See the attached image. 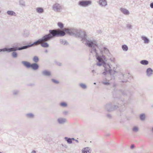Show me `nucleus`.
Wrapping results in <instances>:
<instances>
[{
	"mask_svg": "<svg viewBox=\"0 0 153 153\" xmlns=\"http://www.w3.org/2000/svg\"><path fill=\"white\" fill-rule=\"evenodd\" d=\"M113 97L114 99L112 102H109L106 104L104 106L105 109L107 111L110 112L117 110L120 107L119 109L120 112L119 115L120 116H125V111L128 102L120 97H114V95Z\"/></svg>",
	"mask_w": 153,
	"mask_h": 153,
	"instance_id": "1",
	"label": "nucleus"
},
{
	"mask_svg": "<svg viewBox=\"0 0 153 153\" xmlns=\"http://www.w3.org/2000/svg\"><path fill=\"white\" fill-rule=\"evenodd\" d=\"M65 33L70 36L74 35L76 37H78L81 39V41L85 45L89 48H91L93 46H97V43L96 40H88L87 39V35L86 32L81 30H78L74 28L67 29L64 30Z\"/></svg>",
	"mask_w": 153,
	"mask_h": 153,
	"instance_id": "2",
	"label": "nucleus"
},
{
	"mask_svg": "<svg viewBox=\"0 0 153 153\" xmlns=\"http://www.w3.org/2000/svg\"><path fill=\"white\" fill-rule=\"evenodd\" d=\"M107 68H105V71L102 73V74L104 75H105L108 74L111 75L115 73H118L119 79L120 82H130L132 79V77L128 71H126L125 72L123 73L116 71L115 68H113V70L110 69L107 70Z\"/></svg>",
	"mask_w": 153,
	"mask_h": 153,
	"instance_id": "3",
	"label": "nucleus"
},
{
	"mask_svg": "<svg viewBox=\"0 0 153 153\" xmlns=\"http://www.w3.org/2000/svg\"><path fill=\"white\" fill-rule=\"evenodd\" d=\"M49 32V33L44 35L41 38L42 42H48L56 37H62L66 34L65 32L59 29L50 30Z\"/></svg>",
	"mask_w": 153,
	"mask_h": 153,
	"instance_id": "4",
	"label": "nucleus"
},
{
	"mask_svg": "<svg viewBox=\"0 0 153 153\" xmlns=\"http://www.w3.org/2000/svg\"><path fill=\"white\" fill-rule=\"evenodd\" d=\"M96 48H99V46H93L91 48L90 52L92 53L93 52L96 54V57L97 60L98 62L97 63V65L98 66H100L102 65L103 67H106L107 61L106 58L105 56L102 55V56L99 55L97 52Z\"/></svg>",
	"mask_w": 153,
	"mask_h": 153,
	"instance_id": "5",
	"label": "nucleus"
},
{
	"mask_svg": "<svg viewBox=\"0 0 153 153\" xmlns=\"http://www.w3.org/2000/svg\"><path fill=\"white\" fill-rule=\"evenodd\" d=\"M27 49L26 45L21 46L20 47H17L14 45L11 48L5 47L0 49V52L3 51L9 53L12 51L16 52V51H20Z\"/></svg>",
	"mask_w": 153,
	"mask_h": 153,
	"instance_id": "6",
	"label": "nucleus"
},
{
	"mask_svg": "<svg viewBox=\"0 0 153 153\" xmlns=\"http://www.w3.org/2000/svg\"><path fill=\"white\" fill-rule=\"evenodd\" d=\"M92 1L89 0H82L80 1L78 3V4L82 7H87L91 4Z\"/></svg>",
	"mask_w": 153,
	"mask_h": 153,
	"instance_id": "7",
	"label": "nucleus"
},
{
	"mask_svg": "<svg viewBox=\"0 0 153 153\" xmlns=\"http://www.w3.org/2000/svg\"><path fill=\"white\" fill-rule=\"evenodd\" d=\"M52 9L56 12H60L62 10V8L59 4L56 3L53 5Z\"/></svg>",
	"mask_w": 153,
	"mask_h": 153,
	"instance_id": "8",
	"label": "nucleus"
},
{
	"mask_svg": "<svg viewBox=\"0 0 153 153\" xmlns=\"http://www.w3.org/2000/svg\"><path fill=\"white\" fill-rule=\"evenodd\" d=\"M42 42L41 39H38L37 41L34 42L33 43L29 44L26 45L27 49L32 46L37 45L39 44L40 42Z\"/></svg>",
	"mask_w": 153,
	"mask_h": 153,
	"instance_id": "9",
	"label": "nucleus"
},
{
	"mask_svg": "<svg viewBox=\"0 0 153 153\" xmlns=\"http://www.w3.org/2000/svg\"><path fill=\"white\" fill-rule=\"evenodd\" d=\"M119 91L120 92L123 96L128 95L131 96L132 95L131 92L128 90H119Z\"/></svg>",
	"mask_w": 153,
	"mask_h": 153,
	"instance_id": "10",
	"label": "nucleus"
},
{
	"mask_svg": "<svg viewBox=\"0 0 153 153\" xmlns=\"http://www.w3.org/2000/svg\"><path fill=\"white\" fill-rule=\"evenodd\" d=\"M57 121L59 124H63L66 122L67 119L65 118L60 117L57 119Z\"/></svg>",
	"mask_w": 153,
	"mask_h": 153,
	"instance_id": "11",
	"label": "nucleus"
},
{
	"mask_svg": "<svg viewBox=\"0 0 153 153\" xmlns=\"http://www.w3.org/2000/svg\"><path fill=\"white\" fill-rule=\"evenodd\" d=\"M99 4L101 7H105L107 5V2L106 0H99Z\"/></svg>",
	"mask_w": 153,
	"mask_h": 153,
	"instance_id": "12",
	"label": "nucleus"
},
{
	"mask_svg": "<svg viewBox=\"0 0 153 153\" xmlns=\"http://www.w3.org/2000/svg\"><path fill=\"white\" fill-rule=\"evenodd\" d=\"M153 71L150 68H149L146 71V75L148 76H150L153 74Z\"/></svg>",
	"mask_w": 153,
	"mask_h": 153,
	"instance_id": "13",
	"label": "nucleus"
},
{
	"mask_svg": "<svg viewBox=\"0 0 153 153\" xmlns=\"http://www.w3.org/2000/svg\"><path fill=\"white\" fill-rule=\"evenodd\" d=\"M120 11L125 15H128L129 14V12L128 10L125 8L121 7L120 9Z\"/></svg>",
	"mask_w": 153,
	"mask_h": 153,
	"instance_id": "14",
	"label": "nucleus"
},
{
	"mask_svg": "<svg viewBox=\"0 0 153 153\" xmlns=\"http://www.w3.org/2000/svg\"><path fill=\"white\" fill-rule=\"evenodd\" d=\"M42 74L44 76H49L51 75V72L48 70H45L42 72Z\"/></svg>",
	"mask_w": 153,
	"mask_h": 153,
	"instance_id": "15",
	"label": "nucleus"
},
{
	"mask_svg": "<svg viewBox=\"0 0 153 153\" xmlns=\"http://www.w3.org/2000/svg\"><path fill=\"white\" fill-rule=\"evenodd\" d=\"M103 50L104 51V52L105 54H106L108 56L110 57H111V53L109 52L108 50L106 47H104L103 48Z\"/></svg>",
	"mask_w": 153,
	"mask_h": 153,
	"instance_id": "16",
	"label": "nucleus"
},
{
	"mask_svg": "<svg viewBox=\"0 0 153 153\" xmlns=\"http://www.w3.org/2000/svg\"><path fill=\"white\" fill-rule=\"evenodd\" d=\"M91 152V150L90 148L86 147L82 151V153H90Z\"/></svg>",
	"mask_w": 153,
	"mask_h": 153,
	"instance_id": "17",
	"label": "nucleus"
},
{
	"mask_svg": "<svg viewBox=\"0 0 153 153\" xmlns=\"http://www.w3.org/2000/svg\"><path fill=\"white\" fill-rule=\"evenodd\" d=\"M7 14L10 16H16V13L12 10H8L7 11Z\"/></svg>",
	"mask_w": 153,
	"mask_h": 153,
	"instance_id": "18",
	"label": "nucleus"
},
{
	"mask_svg": "<svg viewBox=\"0 0 153 153\" xmlns=\"http://www.w3.org/2000/svg\"><path fill=\"white\" fill-rule=\"evenodd\" d=\"M12 94L14 96H18L20 93V91L19 90L15 89L12 91Z\"/></svg>",
	"mask_w": 153,
	"mask_h": 153,
	"instance_id": "19",
	"label": "nucleus"
},
{
	"mask_svg": "<svg viewBox=\"0 0 153 153\" xmlns=\"http://www.w3.org/2000/svg\"><path fill=\"white\" fill-rule=\"evenodd\" d=\"M141 38L144 40V43L145 44H148L150 42L149 40L146 37L143 36H142Z\"/></svg>",
	"mask_w": 153,
	"mask_h": 153,
	"instance_id": "20",
	"label": "nucleus"
},
{
	"mask_svg": "<svg viewBox=\"0 0 153 153\" xmlns=\"http://www.w3.org/2000/svg\"><path fill=\"white\" fill-rule=\"evenodd\" d=\"M46 42H44L40 44L41 46L44 48H47L49 47V45Z\"/></svg>",
	"mask_w": 153,
	"mask_h": 153,
	"instance_id": "21",
	"label": "nucleus"
},
{
	"mask_svg": "<svg viewBox=\"0 0 153 153\" xmlns=\"http://www.w3.org/2000/svg\"><path fill=\"white\" fill-rule=\"evenodd\" d=\"M21 63L25 67H29L30 65V63L29 62L26 61H22Z\"/></svg>",
	"mask_w": 153,
	"mask_h": 153,
	"instance_id": "22",
	"label": "nucleus"
},
{
	"mask_svg": "<svg viewBox=\"0 0 153 153\" xmlns=\"http://www.w3.org/2000/svg\"><path fill=\"white\" fill-rule=\"evenodd\" d=\"M36 10L37 13H42L44 12L43 9L41 7H37L36 9Z\"/></svg>",
	"mask_w": 153,
	"mask_h": 153,
	"instance_id": "23",
	"label": "nucleus"
},
{
	"mask_svg": "<svg viewBox=\"0 0 153 153\" xmlns=\"http://www.w3.org/2000/svg\"><path fill=\"white\" fill-rule=\"evenodd\" d=\"M139 117H140V120L141 121H144L146 119V115H145V114L144 113L140 115Z\"/></svg>",
	"mask_w": 153,
	"mask_h": 153,
	"instance_id": "24",
	"label": "nucleus"
},
{
	"mask_svg": "<svg viewBox=\"0 0 153 153\" xmlns=\"http://www.w3.org/2000/svg\"><path fill=\"white\" fill-rule=\"evenodd\" d=\"M26 117L29 118H33L34 117V114L32 113H27L25 114Z\"/></svg>",
	"mask_w": 153,
	"mask_h": 153,
	"instance_id": "25",
	"label": "nucleus"
},
{
	"mask_svg": "<svg viewBox=\"0 0 153 153\" xmlns=\"http://www.w3.org/2000/svg\"><path fill=\"white\" fill-rule=\"evenodd\" d=\"M64 139L68 144H71L73 143V142L71 141V138L65 137H64Z\"/></svg>",
	"mask_w": 153,
	"mask_h": 153,
	"instance_id": "26",
	"label": "nucleus"
},
{
	"mask_svg": "<svg viewBox=\"0 0 153 153\" xmlns=\"http://www.w3.org/2000/svg\"><path fill=\"white\" fill-rule=\"evenodd\" d=\"M140 63L144 65H147L149 64V61L146 60H143L140 61Z\"/></svg>",
	"mask_w": 153,
	"mask_h": 153,
	"instance_id": "27",
	"label": "nucleus"
},
{
	"mask_svg": "<svg viewBox=\"0 0 153 153\" xmlns=\"http://www.w3.org/2000/svg\"><path fill=\"white\" fill-rule=\"evenodd\" d=\"M122 48L123 50L125 51H127L128 50V46L126 45H123L122 46Z\"/></svg>",
	"mask_w": 153,
	"mask_h": 153,
	"instance_id": "28",
	"label": "nucleus"
},
{
	"mask_svg": "<svg viewBox=\"0 0 153 153\" xmlns=\"http://www.w3.org/2000/svg\"><path fill=\"white\" fill-rule=\"evenodd\" d=\"M19 4L20 6L22 7H25V2L24 0H20L19 1Z\"/></svg>",
	"mask_w": 153,
	"mask_h": 153,
	"instance_id": "29",
	"label": "nucleus"
},
{
	"mask_svg": "<svg viewBox=\"0 0 153 153\" xmlns=\"http://www.w3.org/2000/svg\"><path fill=\"white\" fill-rule=\"evenodd\" d=\"M57 25L61 29H62L64 28V24L62 22H58L57 23Z\"/></svg>",
	"mask_w": 153,
	"mask_h": 153,
	"instance_id": "30",
	"label": "nucleus"
},
{
	"mask_svg": "<svg viewBox=\"0 0 153 153\" xmlns=\"http://www.w3.org/2000/svg\"><path fill=\"white\" fill-rule=\"evenodd\" d=\"M11 55L13 58H16L18 56V54L16 52L12 51Z\"/></svg>",
	"mask_w": 153,
	"mask_h": 153,
	"instance_id": "31",
	"label": "nucleus"
},
{
	"mask_svg": "<svg viewBox=\"0 0 153 153\" xmlns=\"http://www.w3.org/2000/svg\"><path fill=\"white\" fill-rule=\"evenodd\" d=\"M33 60L35 63H36L39 61V58L37 56H35L33 57Z\"/></svg>",
	"mask_w": 153,
	"mask_h": 153,
	"instance_id": "32",
	"label": "nucleus"
},
{
	"mask_svg": "<svg viewBox=\"0 0 153 153\" xmlns=\"http://www.w3.org/2000/svg\"><path fill=\"white\" fill-rule=\"evenodd\" d=\"M79 85L83 89H86L87 88L86 85L85 84L83 83H80L79 84Z\"/></svg>",
	"mask_w": 153,
	"mask_h": 153,
	"instance_id": "33",
	"label": "nucleus"
},
{
	"mask_svg": "<svg viewBox=\"0 0 153 153\" xmlns=\"http://www.w3.org/2000/svg\"><path fill=\"white\" fill-rule=\"evenodd\" d=\"M60 105L62 107H66L67 106L68 104L65 102H62L60 103Z\"/></svg>",
	"mask_w": 153,
	"mask_h": 153,
	"instance_id": "34",
	"label": "nucleus"
},
{
	"mask_svg": "<svg viewBox=\"0 0 153 153\" xmlns=\"http://www.w3.org/2000/svg\"><path fill=\"white\" fill-rule=\"evenodd\" d=\"M29 67H39V65L36 63L30 64Z\"/></svg>",
	"mask_w": 153,
	"mask_h": 153,
	"instance_id": "35",
	"label": "nucleus"
},
{
	"mask_svg": "<svg viewBox=\"0 0 153 153\" xmlns=\"http://www.w3.org/2000/svg\"><path fill=\"white\" fill-rule=\"evenodd\" d=\"M29 33L27 30L24 31V33H23V36L25 37H27L29 35Z\"/></svg>",
	"mask_w": 153,
	"mask_h": 153,
	"instance_id": "36",
	"label": "nucleus"
},
{
	"mask_svg": "<svg viewBox=\"0 0 153 153\" xmlns=\"http://www.w3.org/2000/svg\"><path fill=\"white\" fill-rule=\"evenodd\" d=\"M139 128L137 126H134L132 128V131L135 132H137L138 131Z\"/></svg>",
	"mask_w": 153,
	"mask_h": 153,
	"instance_id": "37",
	"label": "nucleus"
},
{
	"mask_svg": "<svg viewBox=\"0 0 153 153\" xmlns=\"http://www.w3.org/2000/svg\"><path fill=\"white\" fill-rule=\"evenodd\" d=\"M60 42L61 44H63L64 45H66L67 43L66 41H63L62 39L60 40Z\"/></svg>",
	"mask_w": 153,
	"mask_h": 153,
	"instance_id": "38",
	"label": "nucleus"
},
{
	"mask_svg": "<svg viewBox=\"0 0 153 153\" xmlns=\"http://www.w3.org/2000/svg\"><path fill=\"white\" fill-rule=\"evenodd\" d=\"M51 80L53 83H54L55 84H58L59 83V81L54 79H51Z\"/></svg>",
	"mask_w": 153,
	"mask_h": 153,
	"instance_id": "39",
	"label": "nucleus"
},
{
	"mask_svg": "<svg viewBox=\"0 0 153 153\" xmlns=\"http://www.w3.org/2000/svg\"><path fill=\"white\" fill-rule=\"evenodd\" d=\"M55 63L58 66H62V63L59 62H58L56 60L54 61Z\"/></svg>",
	"mask_w": 153,
	"mask_h": 153,
	"instance_id": "40",
	"label": "nucleus"
},
{
	"mask_svg": "<svg viewBox=\"0 0 153 153\" xmlns=\"http://www.w3.org/2000/svg\"><path fill=\"white\" fill-rule=\"evenodd\" d=\"M102 83L104 85H110V83L108 82H104L103 81L102 82Z\"/></svg>",
	"mask_w": 153,
	"mask_h": 153,
	"instance_id": "41",
	"label": "nucleus"
},
{
	"mask_svg": "<svg viewBox=\"0 0 153 153\" xmlns=\"http://www.w3.org/2000/svg\"><path fill=\"white\" fill-rule=\"evenodd\" d=\"M132 26L131 25L128 24L127 25L126 27L129 29H132Z\"/></svg>",
	"mask_w": 153,
	"mask_h": 153,
	"instance_id": "42",
	"label": "nucleus"
},
{
	"mask_svg": "<svg viewBox=\"0 0 153 153\" xmlns=\"http://www.w3.org/2000/svg\"><path fill=\"white\" fill-rule=\"evenodd\" d=\"M14 45L16 46V47H20V46L21 45V43H15Z\"/></svg>",
	"mask_w": 153,
	"mask_h": 153,
	"instance_id": "43",
	"label": "nucleus"
},
{
	"mask_svg": "<svg viewBox=\"0 0 153 153\" xmlns=\"http://www.w3.org/2000/svg\"><path fill=\"white\" fill-rule=\"evenodd\" d=\"M68 111H64L63 112V114L65 115H66L68 114Z\"/></svg>",
	"mask_w": 153,
	"mask_h": 153,
	"instance_id": "44",
	"label": "nucleus"
},
{
	"mask_svg": "<svg viewBox=\"0 0 153 153\" xmlns=\"http://www.w3.org/2000/svg\"><path fill=\"white\" fill-rule=\"evenodd\" d=\"M106 116L109 119H111L112 117L111 115L109 114H107L106 115Z\"/></svg>",
	"mask_w": 153,
	"mask_h": 153,
	"instance_id": "45",
	"label": "nucleus"
},
{
	"mask_svg": "<svg viewBox=\"0 0 153 153\" xmlns=\"http://www.w3.org/2000/svg\"><path fill=\"white\" fill-rule=\"evenodd\" d=\"M61 145L62 146L65 147V148H68V146L66 144H62Z\"/></svg>",
	"mask_w": 153,
	"mask_h": 153,
	"instance_id": "46",
	"label": "nucleus"
},
{
	"mask_svg": "<svg viewBox=\"0 0 153 153\" xmlns=\"http://www.w3.org/2000/svg\"><path fill=\"white\" fill-rule=\"evenodd\" d=\"M31 68L32 69L34 70H37L39 68Z\"/></svg>",
	"mask_w": 153,
	"mask_h": 153,
	"instance_id": "47",
	"label": "nucleus"
},
{
	"mask_svg": "<svg viewBox=\"0 0 153 153\" xmlns=\"http://www.w3.org/2000/svg\"><path fill=\"white\" fill-rule=\"evenodd\" d=\"M135 147V146L134 144H132L130 148L131 149H132Z\"/></svg>",
	"mask_w": 153,
	"mask_h": 153,
	"instance_id": "48",
	"label": "nucleus"
},
{
	"mask_svg": "<svg viewBox=\"0 0 153 153\" xmlns=\"http://www.w3.org/2000/svg\"><path fill=\"white\" fill-rule=\"evenodd\" d=\"M110 60L111 62H114L115 60V59L114 58H111Z\"/></svg>",
	"mask_w": 153,
	"mask_h": 153,
	"instance_id": "49",
	"label": "nucleus"
},
{
	"mask_svg": "<svg viewBox=\"0 0 153 153\" xmlns=\"http://www.w3.org/2000/svg\"><path fill=\"white\" fill-rule=\"evenodd\" d=\"M91 72L93 74H96L97 73L95 70H93L91 71Z\"/></svg>",
	"mask_w": 153,
	"mask_h": 153,
	"instance_id": "50",
	"label": "nucleus"
},
{
	"mask_svg": "<svg viewBox=\"0 0 153 153\" xmlns=\"http://www.w3.org/2000/svg\"><path fill=\"white\" fill-rule=\"evenodd\" d=\"M150 7L151 8H153V2L151 3L150 4Z\"/></svg>",
	"mask_w": 153,
	"mask_h": 153,
	"instance_id": "51",
	"label": "nucleus"
},
{
	"mask_svg": "<svg viewBox=\"0 0 153 153\" xmlns=\"http://www.w3.org/2000/svg\"><path fill=\"white\" fill-rule=\"evenodd\" d=\"M71 139L72 142L73 141H75V140L74 138H71Z\"/></svg>",
	"mask_w": 153,
	"mask_h": 153,
	"instance_id": "52",
	"label": "nucleus"
},
{
	"mask_svg": "<svg viewBox=\"0 0 153 153\" xmlns=\"http://www.w3.org/2000/svg\"><path fill=\"white\" fill-rule=\"evenodd\" d=\"M36 151L35 150H33L31 153H36Z\"/></svg>",
	"mask_w": 153,
	"mask_h": 153,
	"instance_id": "53",
	"label": "nucleus"
},
{
	"mask_svg": "<svg viewBox=\"0 0 153 153\" xmlns=\"http://www.w3.org/2000/svg\"><path fill=\"white\" fill-rule=\"evenodd\" d=\"M45 53H47L48 52V51L47 50H45Z\"/></svg>",
	"mask_w": 153,
	"mask_h": 153,
	"instance_id": "54",
	"label": "nucleus"
},
{
	"mask_svg": "<svg viewBox=\"0 0 153 153\" xmlns=\"http://www.w3.org/2000/svg\"><path fill=\"white\" fill-rule=\"evenodd\" d=\"M76 142L77 143H79V141L78 140H75Z\"/></svg>",
	"mask_w": 153,
	"mask_h": 153,
	"instance_id": "55",
	"label": "nucleus"
},
{
	"mask_svg": "<svg viewBox=\"0 0 153 153\" xmlns=\"http://www.w3.org/2000/svg\"><path fill=\"white\" fill-rule=\"evenodd\" d=\"M107 65L108 66V67H111L110 65V64L109 63H107Z\"/></svg>",
	"mask_w": 153,
	"mask_h": 153,
	"instance_id": "56",
	"label": "nucleus"
},
{
	"mask_svg": "<svg viewBox=\"0 0 153 153\" xmlns=\"http://www.w3.org/2000/svg\"><path fill=\"white\" fill-rule=\"evenodd\" d=\"M100 52L101 53V54H102V51H101V50H100Z\"/></svg>",
	"mask_w": 153,
	"mask_h": 153,
	"instance_id": "57",
	"label": "nucleus"
},
{
	"mask_svg": "<svg viewBox=\"0 0 153 153\" xmlns=\"http://www.w3.org/2000/svg\"><path fill=\"white\" fill-rule=\"evenodd\" d=\"M152 131L153 132V127L152 128Z\"/></svg>",
	"mask_w": 153,
	"mask_h": 153,
	"instance_id": "58",
	"label": "nucleus"
},
{
	"mask_svg": "<svg viewBox=\"0 0 153 153\" xmlns=\"http://www.w3.org/2000/svg\"><path fill=\"white\" fill-rule=\"evenodd\" d=\"M115 84H114L113 85V87H115Z\"/></svg>",
	"mask_w": 153,
	"mask_h": 153,
	"instance_id": "59",
	"label": "nucleus"
},
{
	"mask_svg": "<svg viewBox=\"0 0 153 153\" xmlns=\"http://www.w3.org/2000/svg\"><path fill=\"white\" fill-rule=\"evenodd\" d=\"M94 84H96V83L95 82H94Z\"/></svg>",
	"mask_w": 153,
	"mask_h": 153,
	"instance_id": "60",
	"label": "nucleus"
},
{
	"mask_svg": "<svg viewBox=\"0 0 153 153\" xmlns=\"http://www.w3.org/2000/svg\"><path fill=\"white\" fill-rule=\"evenodd\" d=\"M0 153H2V152H0Z\"/></svg>",
	"mask_w": 153,
	"mask_h": 153,
	"instance_id": "61",
	"label": "nucleus"
},
{
	"mask_svg": "<svg viewBox=\"0 0 153 153\" xmlns=\"http://www.w3.org/2000/svg\"><path fill=\"white\" fill-rule=\"evenodd\" d=\"M1 11H0V13H1Z\"/></svg>",
	"mask_w": 153,
	"mask_h": 153,
	"instance_id": "62",
	"label": "nucleus"
},
{
	"mask_svg": "<svg viewBox=\"0 0 153 153\" xmlns=\"http://www.w3.org/2000/svg\"><path fill=\"white\" fill-rule=\"evenodd\" d=\"M152 24H153V22H152Z\"/></svg>",
	"mask_w": 153,
	"mask_h": 153,
	"instance_id": "63",
	"label": "nucleus"
}]
</instances>
